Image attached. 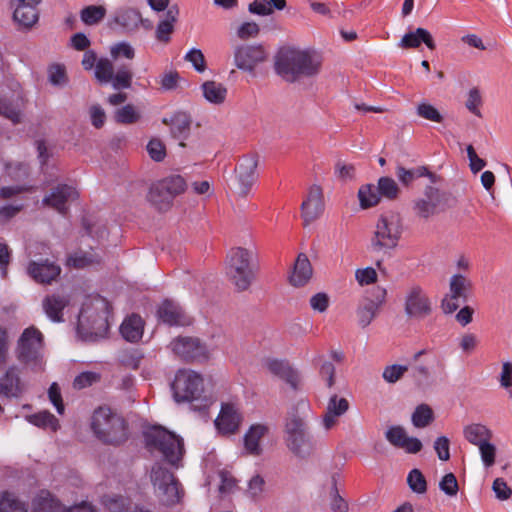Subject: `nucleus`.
I'll list each match as a JSON object with an SVG mask.
<instances>
[{
	"label": "nucleus",
	"mask_w": 512,
	"mask_h": 512,
	"mask_svg": "<svg viewBox=\"0 0 512 512\" xmlns=\"http://www.w3.org/2000/svg\"><path fill=\"white\" fill-rule=\"evenodd\" d=\"M321 64V55L314 50L284 48L276 57L275 70L284 80L294 82L318 74Z\"/></svg>",
	"instance_id": "nucleus-1"
},
{
	"label": "nucleus",
	"mask_w": 512,
	"mask_h": 512,
	"mask_svg": "<svg viewBox=\"0 0 512 512\" xmlns=\"http://www.w3.org/2000/svg\"><path fill=\"white\" fill-rule=\"evenodd\" d=\"M311 409L307 400H299L288 412L285 425L287 447L298 456L309 454L312 449L307 419Z\"/></svg>",
	"instance_id": "nucleus-2"
},
{
	"label": "nucleus",
	"mask_w": 512,
	"mask_h": 512,
	"mask_svg": "<svg viewBox=\"0 0 512 512\" xmlns=\"http://www.w3.org/2000/svg\"><path fill=\"white\" fill-rule=\"evenodd\" d=\"M82 65L85 70H91L95 67V77L100 83H111L116 90L131 87L133 78L131 63L114 66L107 58H101L97 61L95 52L88 50L83 55Z\"/></svg>",
	"instance_id": "nucleus-3"
},
{
	"label": "nucleus",
	"mask_w": 512,
	"mask_h": 512,
	"mask_svg": "<svg viewBox=\"0 0 512 512\" xmlns=\"http://www.w3.org/2000/svg\"><path fill=\"white\" fill-rule=\"evenodd\" d=\"M171 390L177 403L199 402V405H195V409L198 410L206 409L211 404V399L204 395L203 377L193 370H178L171 384Z\"/></svg>",
	"instance_id": "nucleus-4"
},
{
	"label": "nucleus",
	"mask_w": 512,
	"mask_h": 512,
	"mask_svg": "<svg viewBox=\"0 0 512 512\" xmlns=\"http://www.w3.org/2000/svg\"><path fill=\"white\" fill-rule=\"evenodd\" d=\"M144 438L151 453H159L172 466H179L184 454L182 438L161 426H152L145 430Z\"/></svg>",
	"instance_id": "nucleus-5"
},
{
	"label": "nucleus",
	"mask_w": 512,
	"mask_h": 512,
	"mask_svg": "<svg viewBox=\"0 0 512 512\" xmlns=\"http://www.w3.org/2000/svg\"><path fill=\"white\" fill-rule=\"evenodd\" d=\"M258 270L255 254L245 248H234L229 252L227 275L237 290H247L255 280Z\"/></svg>",
	"instance_id": "nucleus-6"
},
{
	"label": "nucleus",
	"mask_w": 512,
	"mask_h": 512,
	"mask_svg": "<svg viewBox=\"0 0 512 512\" xmlns=\"http://www.w3.org/2000/svg\"><path fill=\"white\" fill-rule=\"evenodd\" d=\"M95 435L104 443L118 445L127 439V426L124 419L110 408L97 409L91 422Z\"/></svg>",
	"instance_id": "nucleus-7"
},
{
	"label": "nucleus",
	"mask_w": 512,
	"mask_h": 512,
	"mask_svg": "<svg viewBox=\"0 0 512 512\" xmlns=\"http://www.w3.org/2000/svg\"><path fill=\"white\" fill-rule=\"evenodd\" d=\"M403 223L401 216L393 211L380 215L377 220L371 246L374 251L394 249L401 238Z\"/></svg>",
	"instance_id": "nucleus-8"
},
{
	"label": "nucleus",
	"mask_w": 512,
	"mask_h": 512,
	"mask_svg": "<svg viewBox=\"0 0 512 512\" xmlns=\"http://www.w3.org/2000/svg\"><path fill=\"white\" fill-rule=\"evenodd\" d=\"M150 478L154 493L162 505L171 507L182 501L184 490L172 472L160 464H155Z\"/></svg>",
	"instance_id": "nucleus-9"
},
{
	"label": "nucleus",
	"mask_w": 512,
	"mask_h": 512,
	"mask_svg": "<svg viewBox=\"0 0 512 512\" xmlns=\"http://www.w3.org/2000/svg\"><path fill=\"white\" fill-rule=\"evenodd\" d=\"M42 348V333L33 326L28 327L22 332L17 341V347L15 350L16 357L23 364H33V369L42 370Z\"/></svg>",
	"instance_id": "nucleus-10"
},
{
	"label": "nucleus",
	"mask_w": 512,
	"mask_h": 512,
	"mask_svg": "<svg viewBox=\"0 0 512 512\" xmlns=\"http://www.w3.org/2000/svg\"><path fill=\"white\" fill-rule=\"evenodd\" d=\"M186 181L181 175L172 174L152 184L148 200L157 209H168L174 198L186 189Z\"/></svg>",
	"instance_id": "nucleus-11"
},
{
	"label": "nucleus",
	"mask_w": 512,
	"mask_h": 512,
	"mask_svg": "<svg viewBox=\"0 0 512 512\" xmlns=\"http://www.w3.org/2000/svg\"><path fill=\"white\" fill-rule=\"evenodd\" d=\"M404 311L408 318L421 320L432 313V302L419 285L409 287L404 297Z\"/></svg>",
	"instance_id": "nucleus-12"
},
{
	"label": "nucleus",
	"mask_w": 512,
	"mask_h": 512,
	"mask_svg": "<svg viewBox=\"0 0 512 512\" xmlns=\"http://www.w3.org/2000/svg\"><path fill=\"white\" fill-rule=\"evenodd\" d=\"M257 159L254 156H243L235 168V181L240 196H247L257 179Z\"/></svg>",
	"instance_id": "nucleus-13"
},
{
	"label": "nucleus",
	"mask_w": 512,
	"mask_h": 512,
	"mask_svg": "<svg viewBox=\"0 0 512 512\" xmlns=\"http://www.w3.org/2000/svg\"><path fill=\"white\" fill-rule=\"evenodd\" d=\"M266 56L262 45H240L234 50V64L238 69L252 73Z\"/></svg>",
	"instance_id": "nucleus-14"
},
{
	"label": "nucleus",
	"mask_w": 512,
	"mask_h": 512,
	"mask_svg": "<svg viewBox=\"0 0 512 512\" xmlns=\"http://www.w3.org/2000/svg\"><path fill=\"white\" fill-rule=\"evenodd\" d=\"M79 197L77 188L74 185L58 184L51 192L43 198V204L55 209L58 213L65 215L68 211V204Z\"/></svg>",
	"instance_id": "nucleus-15"
},
{
	"label": "nucleus",
	"mask_w": 512,
	"mask_h": 512,
	"mask_svg": "<svg viewBox=\"0 0 512 512\" xmlns=\"http://www.w3.org/2000/svg\"><path fill=\"white\" fill-rule=\"evenodd\" d=\"M172 351L184 360H202L208 358L206 346L193 337H179L171 342Z\"/></svg>",
	"instance_id": "nucleus-16"
},
{
	"label": "nucleus",
	"mask_w": 512,
	"mask_h": 512,
	"mask_svg": "<svg viewBox=\"0 0 512 512\" xmlns=\"http://www.w3.org/2000/svg\"><path fill=\"white\" fill-rule=\"evenodd\" d=\"M242 422V414L238 404L223 403L218 417L215 419V426L222 434L235 433Z\"/></svg>",
	"instance_id": "nucleus-17"
},
{
	"label": "nucleus",
	"mask_w": 512,
	"mask_h": 512,
	"mask_svg": "<svg viewBox=\"0 0 512 512\" xmlns=\"http://www.w3.org/2000/svg\"><path fill=\"white\" fill-rule=\"evenodd\" d=\"M386 440L394 447L403 449L406 453L416 454L422 449V442L416 437L408 436L404 427L390 426L385 433Z\"/></svg>",
	"instance_id": "nucleus-18"
},
{
	"label": "nucleus",
	"mask_w": 512,
	"mask_h": 512,
	"mask_svg": "<svg viewBox=\"0 0 512 512\" xmlns=\"http://www.w3.org/2000/svg\"><path fill=\"white\" fill-rule=\"evenodd\" d=\"M302 217L306 224L316 220L324 210L322 189L313 185L309 188L306 198L301 204Z\"/></svg>",
	"instance_id": "nucleus-19"
},
{
	"label": "nucleus",
	"mask_w": 512,
	"mask_h": 512,
	"mask_svg": "<svg viewBox=\"0 0 512 512\" xmlns=\"http://www.w3.org/2000/svg\"><path fill=\"white\" fill-rule=\"evenodd\" d=\"M442 194L434 186H427L423 197L417 199L414 203V210L418 216L429 218L436 213L438 205L441 203Z\"/></svg>",
	"instance_id": "nucleus-20"
},
{
	"label": "nucleus",
	"mask_w": 512,
	"mask_h": 512,
	"mask_svg": "<svg viewBox=\"0 0 512 512\" xmlns=\"http://www.w3.org/2000/svg\"><path fill=\"white\" fill-rule=\"evenodd\" d=\"M159 319L170 326H186L191 324V319L183 309L171 300H165L157 311Z\"/></svg>",
	"instance_id": "nucleus-21"
},
{
	"label": "nucleus",
	"mask_w": 512,
	"mask_h": 512,
	"mask_svg": "<svg viewBox=\"0 0 512 512\" xmlns=\"http://www.w3.org/2000/svg\"><path fill=\"white\" fill-rule=\"evenodd\" d=\"M349 402L344 397L332 395L327 403L326 411L322 419V425L326 430L332 429L337 423L339 417L344 415L349 409Z\"/></svg>",
	"instance_id": "nucleus-22"
},
{
	"label": "nucleus",
	"mask_w": 512,
	"mask_h": 512,
	"mask_svg": "<svg viewBox=\"0 0 512 512\" xmlns=\"http://www.w3.org/2000/svg\"><path fill=\"white\" fill-rule=\"evenodd\" d=\"M27 272L36 282L49 284L60 275L61 268L48 260L43 262L32 261L28 265Z\"/></svg>",
	"instance_id": "nucleus-23"
},
{
	"label": "nucleus",
	"mask_w": 512,
	"mask_h": 512,
	"mask_svg": "<svg viewBox=\"0 0 512 512\" xmlns=\"http://www.w3.org/2000/svg\"><path fill=\"white\" fill-rule=\"evenodd\" d=\"M269 433V426L263 423L252 424L244 435L245 451L254 456L262 453L261 440Z\"/></svg>",
	"instance_id": "nucleus-24"
},
{
	"label": "nucleus",
	"mask_w": 512,
	"mask_h": 512,
	"mask_svg": "<svg viewBox=\"0 0 512 512\" xmlns=\"http://www.w3.org/2000/svg\"><path fill=\"white\" fill-rule=\"evenodd\" d=\"M23 392V385L19 377L18 368L9 366L0 378V396L19 397Z\"/></svg>",
	"instance_id": "nucleus-25"
},
{
	"label": "nucleus",
	"mask_w": 512,
	"mask_h": 512,
	"mask_svg": "<svg viewBox=\"0 0 512 512\" xmlns=\"http://www.w3.org/2000/svg\"><path fill=\"white\" fill-rule=\"evenodd\" d=\"M312 274L313 269L308 257L304 253H300L289 276L290 284L294 287H302L309 282Z\"/></svg>",
	"instance_id": "nucleus-26"
},
{
	"label": "nucleus",
	"mask_w": 512,
	"mask_h": 512,
	"mask_svg": "<svg viewBox=\"0 0 512 512\" xmlns=\"http://www.w3.org/2000/svg\"><path fill=\"white\" fill-rule=\"evenodd\" d=\"M268 370L285 380L293 389H296L299 384L298 373L289 365L288 362L278 359H271L267 361Z\"/></svg>",
	"instance_id": "nucleus-27"
},
{
	"label": "nucleus",
	"mask_w": 512,
	"mask_h": 512,
	"mask_svg": "<svg viewBox=\"0 0 512 512\" xmlns=\"http://www.w3.org/2000/svg\"><path fill=\"white\" fill-rule=\"evenodd\" d=\"M421 43H425L431 50L435 48V43L430 32L424 28H417L415 31L406 33L402 37L399 46L402 48H417Z\"/></svg>",
	"instance_id": "nucleus-28"
},
{
	"label": "nucleus",
	"mask_w": 512,
	"mask_h": 512,
	"mask_svg": "<svg viewBox=\"0 0 512 512\" xmlns=\"http://www.w3.org/2000/svg\"><path fill=\"white\" fill-rule=\"evenodd\" d=\"M69 299L65 296L51 295L43 300V309L47 317L53 322H62V311L68 305Z\"/></svg>",
	"instance_id": "nucleus-29"
},
{
	"label": "nucleus",
	"mask_w": 512,
	"mask_h": 512,
	"mask_svg": "<svg viewBox=\"0 0 512 512\" xmlns=\"http://www.w3.org/2000/svg\"><path fill=\"white\" fill-rule=\"evenodd\" d=\"M143 320L140 316L132 314L128 316L120 326V333L129 342H136L143 335Z\"/></svg>",
	"instance_id": "nucleus-30"
},
{
	"label": "nucleus",
	"mask_w": 512,
	"mask_h": 512,
	"mask_svg": "<svg viewBox=\"0 0 512 512\" xmlns=\"http://www.w3.org/2000/svg\"><path fill=\"white\" fill-rule=\"evenodd\" d=\"M164 123L170 125L172 135L177 138L184 140L187 138L190 131L191 119L185 112H176L171 116L169 121L164 119Z\"/></svg>",
	"instance_id": "nucleus-31"
},
{
	"label": "nucleus",
	"mask_w": 512,
	"mask_h": 512,
	"mask_svg": "<svg viewBox=\"0 0 512 512\" xmlns=\"http://www.w3.org/2000/svg\"><path fill=\"white\" fill-rule=\"evenodd\" d=\"M24 106V99L20 94H17L11 101L0 99V115L11 120L13 123H19L22 116V108Z\"/></svg>",
	"instance_id": "nucleus-32"
},
{
	"label": "nucleus",
	"mask_w": 512,
	"mask_h": 512,
	"mask_svg": "<svg viewBox=\"0 0 512 512\" xmlns=\"http://www.w3.org/2000/svg\"><path fill=\"white\" fill-rule=\"evenodd\" d=\"M463 434L465 439L475 446H478L487 440H491L493 436L492 431L487 426L480 423H473L465 426Z\"/></svg>",
	"instance_id": "nucleus-33"
},
{
	"label": "nucleus",
	"mask_w": 512,
	"mask_h": 512,
	"mask_svg": "<svg viewBox=\"0 0 512 512\" xmlns=\"http://www.w3.org/2000/svg\"><path fill=\"white\" fill-rule=\"evenodd\" d=\"M32 512H67V510L52 497L50 492L43 490L33 500Z\"/></svg>",
	"instance_id": "nucleus-34"
},
{
	"label": "nucleus",
	"mask_w": 512,
	"mask_h": 512,
	"mask_svg": "<svg viewBox=\"0 0 512 512\" xmlns=\"http://www.w3.org/2000/svg\"><path fill=\"white\" fill-rule=\"evenodd\" d=\"M179 11L176 7H170L163 20L156 27V38L161 42H168L174 30V23L177 20Z\"/></svg>",
	"instance_id": "nucleus-35"
},
{
	"label": "nucleus",
	"mask_w": 512,
	"mask_h": 512,
	"mask_svg": "<svg viewBox=\"0 0 512 512\" xmlns=\"http://www.w3.org/2000/svg\"><path fill=\"white\" fill-rule=\"evenodd\" d=\"M37 7L16 2L14 20L24 27H32L38 21Z\"/></svg>",
	"instance_id": "nucleus-36"
},
{
	"label": "nucleus",
	"mask_w": 512,
	"mask_h": 512,
	"mask_svg": "<svg viewBox=\"0 0 512 512\" xmlns=\"http://www.w3.org/2000/svg\"><path fill=\"white\" fill-rule=\"evenodd\" d=\"M204 98L212 104H222L227 96V88L215 81H206L201 86Z\"/></svg>",
	"instance_id": "nucleus-37"
},
{
	"label": "nucleus",
	"mask_w": 512,
	"mask_h": 512,
	"mask_svg": "<svg viewBox=\"0 0 512 512\" xmlns=\"http://www.w3.org/2000/svg\"><path fill=\"white\" fill-rule=\"evenodd\" d=\"M114 21L126 30H133L142 22V18L138 10L127 8L119 10L115 15Z\"/></svg>",
	"instance_id": "nucleus-38"
},
{
	"label": "nucleus",
	"mask_w": 512,
	"mask_h": 512,
	"mask_svg": "<svg viewBox=\"0 0 512 512\" xmlns=\"http://www.w3.org/2000/svg\"><path fill=\"white\" fill-rule=\"evenodd\" d=\"M470 288V279L463 274L457 273L450 278L448 293L462 299V301L465 302L467 300Z\"/></svg>",
	"instance_id": "nucleus-39"
},
{
	"label": "nucleus",
	"mask_w": 512,
	"mask_h": 512,
	"mask_svg": "<svg viewBox=\"0 0 512 512\" xmlns=\"http://www.w3.org/2000/svg\"><path fill=\"white\" fill-rule=\"evenodd\" d=\"M27 421L39 428L56 432L60 425L58 419L48 411H41L26 417Z\"/></svg>",
	"instance_id": "nucleus-40"
},
{
	"label": "nucleus",
	"mask_w": 512,
	"mask_h": 512,
	"mask_svg": "<svg viewBox=\"0 0 512 512\" xmlns=\"http://www.w3.org/2000/svg\"><path fill=\"white\" fill-rule=\"evenodd\" d=\"M358 199L363 209L376 206L381 200L377 186L372 184H365L359 188Z\"/></svg>",
	"instance_id": "nucleus-41"
},
{
	"label": "nucleus",
	"mask_w": 512,
	"mask_h": 512,
	"mask_svg": "<svg viewBox=\"0 0 512 512\" xmlns=\"http://www.w3.org/2000/svg\"><path fill=\"white\" fill-rule=\"evenodd\" d=\"M434 420V413L427 404L418 405L411 416V421L416 428H425Z\"/></svg>",
	"instance_id": "nucleus-42"
},
{
	"label": "nucleus",
	"mask_w": 512,
	"mask_h": 512,
	"mask_svg": "<svg viewBox=\"0 0 512 512\" xmlns=\"http://www.w3.org/2000/svg\"><path fill=\"white\" fill-rule=\"evenodd\" d=\"M377 188L380 199L395 200L400 193L398 184L391 177H380L377 182Z\"/></svg>",
	"instance_id": "nucleus-43"
},
{
	"label": "nucleus",
	"mask_w": 512,
	"mask_h": 512,
	"mask_svg": "<svg viewBox=\"0 0 512 512\" xmlns=\"http://www.w3.org/2000/svg\"><path fill=\"white\" fill-rule=\"evenodd\" d=\"M98 263L100 258L94 252H77L67 259V265L74 268H84Z\"/></svg>",
	"instance_id": "nucleus-44"
},
{
	"label": "nucleus",
	"mask_w": 512,
	"mask_h": 512,
	"mask_svg": "<svg viewBox=\"0 0 512 512\" xmlns=\"http://www.w3.org/2000/svg\"><path fill=\"white\" fill-rule=\"evenodd\" d=\"M0 512H27V507L12 493L2 492L0 493Z\"/></svg>",
	"instance_id": "nucleus-45"
},
{
	"label": "nucleus",
	"mask_w": 512,
	"mask_h": 512,
	"mask_svg": "<svg viewBox=\"0 0 512 512\" xmlns=\"http://www.w3.org/2000/svg\"><path fill=\"white\" fill-rule=\"evenodd\" d=\"M105 15V7L101 5H90L81 10L80 18L86 25H95L99 23Z\"/></svg>",
	"instance_id": "nucleus-46"
},
{
	"label": "nucleus",
	"mask_w": 512,
	"mask_h": 512,
	"mask_svg": "<svg viewBox=\"0 0 512 512\" xmlns=\"http://www.w3.org/2000/svg\"><path fill=\"white\" fill-rule=\"evenodd\" d=\"M102 504L110 512H129L130 500L121 495H105L102 498Z\"/></svg>",
	"instance_id": "nucleus-47"
},
{
	"label": "nucleus",
	"mask_w": 512,
	"mask_h": 512,
	"mask_svg": "<svg viewBox=\"0 0 512 512\" xmlns=\"http://www.w3.org/2000/svg\"><path fill=\"white\" fill-rule=\"evenodd\" d=\"M409 488L416 494H424L427 491V482L419 469H412L407 476Z\"/></svg>",
	"instance_id": "nucleus-48"
},
{
	"label": "nucleus",
	"mask_w": 512,
	"mask_h": 512,
	"mask_svg": "<svg viewBox=\"0 0 512 512\" xmlns=\"http://www.w3.org/2000/svg\"><path fill=\"white\" fill-rule=\"evenodd\" d=\"M379 309L367 299L357 310L358 322L362 327H367L376 317Z\"/></svg>",
	"instance_id": "nucleus-49"
},
{
	"label": "nucleus",
	"mask_w": 512,
	"mask_h": 512,
	"mask_svg": "<svg viewBox=\"0 0 512 512\" xmlns=\"http://www.w3.org/2000/svg\"><path fill=\"white\" fill-rule=\"evenodd\" d=\"M143 354L136 349L125 350L119 356V362L126 368L136 370L140 367Z\"/></svg>",
	"instance_id": "nucleus-50"
},
{
	"label": "nucleus",
	"mask_w": 512,
	"mask_h": 512,
	"mask_svg": "<svg viewBox=\"0 0 512 512\" xmlns=\"http://www.w3.org/2000/svg\"><path fill=\"white\" fill-rule=\"evenodd\" d=\"M115 120L121 124H132L138 121L140 115L131 104L125 105L115 112Z\"/></svg>",
	"instance_id": "nucleus-51"
},
{
	"label": "nucleus",
	"mask_w": 512,
	"mask_h": 512,
	"mask_svg": "<svg viewBox=\"0 0 512 512\" xmlns=\"http://www.w3.org/2000/svg\"><path fill=\"white\" fill-rule=\"evenodd\" d=\"M417 115L426 120L441 123L443 116L441 113L431 104L423 102L420 103L416 108Z\"/></svg>",
	"instance_id": "nucleus-52"
},
{
	"label": "nucleus",
	"mask_w": 512,
	"mask_h": 512,
	"mask_svg": "<svg viewBox=\"0 0 512 512\" xmlns=\"http://www.w3.org/2000/svg\"><path fill=\"white\" fill-rule=\"evenodd\" d=\"M408 371V366L393 364L384 368L382 377L387 383H396Z\"/></svg>",
	"instance_id": "nucleus-53"
},
{
	"label": "nucleus",
	"mask_w": 512,
	"mask_h": 512,
	"mask_svg": "<svg viewBox=\"0 0 512 512\" xmlns=\"http://www.w3.org/2000/svg\"><path fill=\"white\" fill-rule=\"evenodd\" d=\"M479 448V453L481 456V460L486 468H489L494 465L496 459V447L494 444L487 440L486 442L477 446Z\"/></svg>",
	"instance_id": "nucleus-54"
},
{
	"label": "nucleus",
	"mask_w": 512,
	"mask_h": 512,
	"mask_svg": "<svg viewBox=\"0 0 512 512\" xmlns=\"http://www.w3.org/2000/svg\"><path fill=\"white\" fill-rule=\"evenodd\" d=\"M482 104V96L478 88H471L465 103L466 108L475 116L481 117L480 106Z\"/></svg>",
	"instance_id": "nucleus-55"
},
{
	"label": "nucleus",
	"mask_w": 512,
	"mask_h": 512,
	"mask_svg": "<svg viewBox=\"0 0 512 512\" xmlns=\"http://www.w3.org/2000/svg\"><path fill=\"white\" fill-rule=\"evenodd\" d=\"M337 475L332 476L331 502L330 507L335 512H346L348 510L347 502L339 495L337 490Z\"/></svg>",
	"instance_id": "nucleus-56"
},
{
	"label": "nucleus",
	"mask_w": 512,
	"mask_h": 512,
	"mask_svg": "<svg viewBox=\"0 0 512 512\" xmlns=\"http://www.w3.org/2000/svg\"><path fill=\"white\" fill-rule=\"evenodd\" d=\"M110 54L115 61L120 57L132 60L135 56V51L128 42H119L111 47Z\"/></svg>",
	"instance_id": "nucleus-57"
},
{
	"label": "nucleus",
	"mask_w": 512,
	"mask_h": 512,
	"mask_svg": "<svg viewBox=\"0 0 512 512\" xmlns=\"http://www.w3.org/2000/svg\"><path fill=\"white\" fill-rule=\"evenodd\" d=\"M184 59L190 62L197 72L202 73L206 70L205 57L200 49L192 48L186 53Z\"/></svg>",
	"instance_id": "nucleus-58"
},
{
	"label": "nucleus",
	"mask_w": 512,
	"mask_h": 512,
	"mask_svg": "<svg viewBox=\"0 0 512 512\" xmlns=\"http://www.w3.org/2000/svg\"><path fill=\"white\" fill-rule=\"evenodd\" d=\"M439 488L449 497L456 496L459 487L455 475L453 473H447L444 475L439 483Z\"/></svg>",
	"instance_id": "nucleus-59"
},
{
	"label": "nucleus",
	"mask_w": 512,
	"mask_h": 512,
	"mask_svg": "<svg viewBox=\"0 0 512 512\" xmlns=\"http://www.w3.org/2000/svg\"><path fill=\"white\" fill-rule=\"evenodd\" d=\"M355 279L360 286L370 285L377 281V272L372 267L357 269Z\"/></svg>",
	"instance_id": "nucleus-60"
},
{
	"label": "nucleus",
	"mask_w": 512,
	"mask_h": 512,
	"mask_svg": "<svg viewBox=\"0 0 512 512\" xmlns=\"http://www.w3.org/2000/svg\"><path fill=\"white\" fill-rule=\"evenodd\" d=\"M309 304L313 311L324 313L329 307L330 299L328 294L324 292H318L310 298Z\"/></svg>",
	"instance_id": "nucleus-61"
},
{
	"label": "nucleus",
	"mask_w": 512,
	"mask_h": 512,
	"mask_svg": "<svg viewBox=\"0 0 512 512\" xmlns=\"http://www.w3.org/2000/svg\"><path fill=\"white\" fill-rule=\"evenodd\" d=\"M478 344L479 339L473 333H465L459 339V347L464 354H471Z\"/></svg>",
	"instance_id": "nucleus-62"
},
{
	"label": "nucleus",
	"mask_w": 512,
	"mask_h": 512,
	"mask_svg": "<svg viewBox=\"0 0 512 512\" xmlns=\"http://www.w3.org/2000/svg\"><path fill=\"white\" fill-rule=\"evenodd\" d=\"M147 151L149 156L156 162L162 161L166 156L164 144L157 139H152L149 141L147 145Z\"/></svg>",
	"instance_id": "nucleus-63"
},
{
	"label": "nucleus",
	"mask_w": 512,
	"mask_h": 512,
	"mask_svg": "<svg viewBox=\"0 0 512 512\" xmlns=\"http://www.w3.org/2000/svg\"><path fill=\"white\" fill-rule=\"evenodd\" d=\"M100 376L95 372H82L74 379L73 386L77 389H83L91 386L99 380Z\"/></svg>",
	"instance_id": "nucleus-64"
}]
</instances>
